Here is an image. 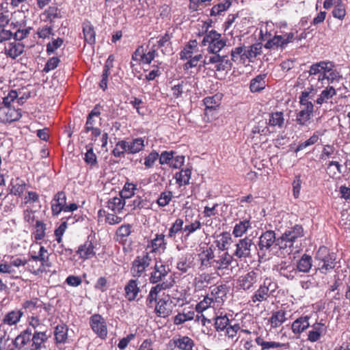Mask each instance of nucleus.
I'll return each instance as SVG.
<instances>
[{"mask_svg":"<svg viewBox=\"0 0 350 350\" xmlns=\"http://www.w3.org/2000/svg\"><path fill=\"white\" fill-rule=\"evenodd\" d=\"M202 44L208 46L204 64H215L216 70H219V33L214 30L208 32L203 38Z\"/></svg>","mask_w":350,"mask_h":350,"instance_id":"obj_1","label":"nucleus"},{"mask_svg":"<svg viewBox=\"0 0 350 350\" xmlns=\"http://www.w3.org/2000/svg\"><path fill=\"white\" fill-rule=\"evenodd\" d=\"M315 260L317 261V269L321 273L327 274L335 268L336 257L331 253L328 247L321 246L316 252Z\"/></svg>","mask_w":350,"mask_h":350,"instance_id":"obj_2","label":"nucleus"},{"mask_svg":"<svg viewBox=\"0 0 350 350\" xmlns=\"http://www.w3.org/2000/svg\"><path fill=\"white\" fill-rule=\"evenodd\" d=\"M277 288L278 284L271 278L267 277L259 285L258 288L254 292L250 302L254 304L266 301L270 297L274 296Z\"/></svg>","mask_w":350,"mask_h":350,"instance_id":"obj_3","label":"nucleus"},{"mask_svg":"<svg viewBox=\"0 0 350 350\" xmlns=\"http://www.w3.org/2000/svg\"><path fill=\"white\" fill-rule=\"evenodd\" d=\"M152 262V258L150 253L145 252L136 256L131 264V273L134 278H139L144 275L146 269L150 267Z\"/></svg>","mask_w":350,"mask_h":350,"instance_id":"obj_4","label":"nucleus"},{"mask_svg":"<svg viewBox=\"0 0 350 350\" xmlns=\"http://www.w3.org/2000/svg\"><path fill=\"white\" fill-rule=\"evenodd\" d=\"M261 280L259 271L252 270L239 277L238 285L244 291L253 292Z\"/></svg>","mask_w":350,"mask_h":350,"instance_id":"obj_5","label":"nucleus"},{"mask_svg":"<svg viewBox=\"0 0 350 350\" xmlns=\"http://www.w3.org/2000/svg\"><path fill=\"white\" fill-rule=\"evenodd\" d=\"M275 242V233L273 230H267L259 237L258 243V256H266L267 252H270L271 247Z\"/></svg>","mask_w":350,"mask_h":350,"instance_id":"obj_6","label":"nucleus"},{"mask_svg":"<svg viewBox=\"0 0 350 350\" xmlns=\"http://www.w3.org/2000/svg\"><path fill=\"white\" fill-rule=\"evenodd\" d=\"M170 269L167 267L161 262H156L152 271L150 273L149 281L151 284L156 285L163 282H171L166 280L169 275Z\"/></svg>","mask_w":350,"mask_h":350,"instance_id":"obj_7","label":"nucleus"},{"mask_svg":"<svg viewBox=\"0 0 350 350\" xmlns=\"http://www.w3.org/2000/svg\"><path fill=\"white\" fill-rule=\"evenodd\" d=\"M90 325L92 331L102 339L107 336V327L105 319L98 314H93L90 318Z\"/></svg>","mask_w":350,"mask_h":350,"instance_id":"obj_8","label":"nucleus"},{"mask_svg":"<svg viewBox=\"0 0 350 350\" xmlns=\"http://www.w3.org/2000/svg\"><path fill=\"white\" fill-rule=\"evenodd\" d=\"M277 271L280 276L286 278L288 280H296L299 277L295 263L293 261H282L278 265Z\"/></svg>","mask_w":350,"mask_h":350,"instance_id":"obj_9","label":"nucleus"},{"mask_svg":"<svg viewBox=\"0 0 350 350\" xmlns=\"http://www.w3.org/2000/svg\"><path fill=\"white\" fill-rule=\"evenodd\" d=\"M236 250L234 255L238 258H250L251 249L254 245V243L252 239L245 237L243 239H239L237 243H236Z\"/></svg>","mask_w":350,"mask_h":350,"instance_id":"obj_10","label":"nucleus"},{"mask_svg":"<svg viewBox=\"0 0 350 350\" xmlns=\"http://www.w3.org/2000/svg\"><path fill=\"white\" fill-rule=\"evenodd\" d=\"M22 116L21 110L16 109L10 106H3L0 107V122L11 123L18 120Z\"/></svg>","mask_w":350,"mask_h":350,"instance_id":"obj_11","label":"nucleus"},{"mask_svg":"<svg viewBox=\"0 0 350 350\" xmlns=\"http://www.w3.org/2000/svg\"><path fill=\"white\" fill-rule=\"evenodd\" d=\"M173 284L171 282H163L152 286L146 297V306L149 308H153L155 304L158 301L157 298L159 293L163 290L171 288Z\"/></svg>","mask_w":350,"mask_h":350,"instance_id":"obj_12","label":"nucleus"},{"mask_svg":"<svg viewBox=\"0 0 350 350\" xmlns=\"http://www.w3.org/2000/svg\"><path fill=\"white\" fill-rule=\"evenodd\" d=\"M194 259L193 254H181L177 258L176 267L181 273H188L195 267Z\"/></svg>","mask_w":350,"mask_h":350,"instance_id":"obj_13","label":"nucleus"},{"mask_svg":"<svg viewBox=\"0 0 350 350\" xmlns=\"http://www.w3.org/2000/svg\"><path fill=\"white\" fill-rule=\"evenodd\" d=\"M66 202V195L64 191H60L55 193L51 202V213L57 217L64 211Z\"/></svg>","mask_w":350,"mask_h":350,"instance_id":"obj_14","label":"nucleus"},{"mask_svg":"<svg viewBox=\"0 0 350 350\" xmlns=\"http://www.w3.org/2000/svg\"><path fill=\"white\" fill-rule=\"evenodd\" d=\"M324 64H326V61H321L319 62L314 63L310 66L309 70L308 71L309 77H312L310 81L315 79L314 76H318V81L322 83V86L321 88L324 86L323 81L327 80V77Z\"/></svg>","mask_w":350,"mask_h":350,"instance_id":"obj_15","label":"nucleus"},{"mask_svg":"<svg viewBox=\"0 0 350 350\" xmlns=\"http://www.w3.org/2000/svg\"><path fill=\"white\" fill-rule=\"evenodd\" d=\"M90 237H88V239L81 245H80L76 251V253L79 255V258L82 260H86L95 256V246Z\"/></svg>","mask_w":350,"mask_h":350,"instance_id":"obj_16","label":"nucleus"},{"mask_svg":"<svg viewBox=\"0 0 350 350\" xmlns=\"http://www.w3.org/2000/svg\"><path fill=\"white\" fill-rule=\"evenodd\" d=\"M32 331L30 328L21 332L14 340V345L18 350L29 349L31 344Z\"/></svg>","mask_w":350,"mask_h":350,"instance_id":"obj_17","label":"nucleus"},{"mask_svg":"<svg viewBox=\"0 0 350 350\" xmlns=\"http://www.w3.org/2000/svg\"><path fill=\"white\" fill-rule=\"evenodd\" d=\"M167 242L163 234H156L154 237L148 243L147 248L150 249V253L161 254L165 252Z\"/></svg>","mask_w":350,"mask_h":350,"instance_id":"obj_18","label":"nucleus"},{"mask_svg":"<svg viewBox=\"0 0 350 350\" xmlns=\"http://www.w3.org/2000/svg\"><path fill=\"white\" fill-rule=\"evenodd\" d=\"M304 236V228L301 225L295 224L291 229L286 230L282 235L281 239L289 243V247L293 245L298 238Z\"/></svg>","mask_w":350,"mask_h":350,"instance_id":"obj_19","label":"nucleus"},{"mask_svg":"<svg viewBox=\"0 0 350 350\" xmlns=\"http://www.w3.org/2000/svg\"><path fill=\"white\" fill-rule=\"evenodd\" d=\"M253 334L256 336L255 342L260 347L261 350H270L271 349H280L282 347L288 349L290 347L289 342L282 343L275 341H265L262 336H258V332H254Z\"/></svg>","mask_w":350,"mask_h":350,"instance_id":"obj_20","label":"nucleus"},{"mask_svg":"<svg viewBox=\"0 0 350 350\" xmlns=\"http://www.w3.org/2000/svg\"><path fill=\"white\" fill-rule=\"evenodd\" d=\"M154 312L159 317H168L172 312V301L170 297L160 299L154 306Z\"/></svg>","mask_w":350,"mask_h":350,"instance_id":"obj_21","label":"nucleus"},{"mask_svg":"<svg viewBox=\"0 0 350 350\" xmlns=\"http://www.w3.org/2000/svg\"><path fill=\"white\" fill-rule=\"evenodd\" d=\"M49 336L46 334V332H39L35 330L31 335V344L30 349L32 350H41L46 348L45 343L47 342Z\"/></svg>","mask_w":350,"mask_h":350,"instance_id":"obj_22","label":"nucleus"},{"mask_svg":"<svg viewBox=\"0 0 350 350\" xmlns=\"http://www.w3.org/2000/svg\"><path fill=\"white\" fill-rule=\"evenodd\" d=\"M22 307L31 315L38 314L42 311V309L46 310V305L38 298L23 301Z\"/></svg>","mask_w":350,"mask_h":350,"instance_id":"obj_23","label":"nucleus"},{"mask_svg":"<svg viewBox=\"0 0 350 350\" xmlns=\"http://www.w3.org/2000/svg\"><path fill=\"white\" fill-rule=\"evenodd\" d=\"M219 97L217 94L213 96H208L204 99V104L205 105V115L211 117L212 118H216L217 115V107H219Z\"/></svg>","mask_w":350,"mask_h":350,"instance_id":"obj_24","label":"nucleus"},{"mask_svg":"<svg viewBox=\"0 0 350 350\" xmlns=\"http://www.w3.org/2000/svg\"><path fill=\"white\" fill-rule=\"evenodd\" d=\"M139 292V281L137 279L129 280L124 286V297L129 301L135 300Z\"/></svg>","mask_w":350,"mask_h":350,"instance_id":"obj_25","label":"nucleus"},{"mask_svg":"<svg viewBox=\"0 0 350 350\" xmlns=\"http://www.w3.org/2000/svg\"><path fill=\"white\" fill-rule=\"evenodd\" d=\"M310 317L309 315H302L295 319L291 325L293 333L296 335H300L305 332L310 326Z\"/></svg>","mask_w":350,"mask_h":350,"instance_id":"obj_26","label":"nucleus"},{"mask_svg":"<svg viewBox=\"0 0 350 350\" xmlns=\"http://www.w3.org/2000/svg\"><path fill=\"white\" fill-rule=\"evenodd\" d=\"M312 329L308 332V340L311 342L318 341L325 334L327 327L322 322H316L311 325Z\"/></svg>","mask_w":350,"mask_h":350,"instance_id":"obj_27","label":"nucleus"},{"mask_svg":"<svg viewBox=\"0 0 350 350\" xmlns=\"http://www.w3.org/2000/svg\"><path fill=\"white\" fill-rule=\"evenodd\" d=\"M314 111V105L307 104L306 108H302L296 116V122L301 126H308Z\"/></svg>","mask_w":350,"mask_h":350,"instance_id":"obj_28","label":"nucleus"},{"mask_svg":"<svg viewBox=\"0 0 350 350\" xmlns=\"http://www.w3.org/2000/svg\"><path fill=\"white\" fill-rule=\"evenodd\" d=\"M298 273H308L312 267V258L309 254H304L295 264Z\"/></svg>","mask_w":350,"mask_h":350,"instance_id":"obj_29","label":"nucleus"},{"mask_svg":"<svg viewBox=\"0 0 350 350\" xmlns=\"http://www.w3.org/2000/svg\"><path fill=\"white\" fill-rule=\"evenodd\" d=\"M10 186L11 187L10 193L18 197L23 194L27 188L25 181L19 177L12 179Z\"/></svg>","mask_w":350,"mask_h":350,"instance_id":"obj_30","label":"nucleus"},{"mask_svg":"<svg viewBox=\"0 0 350 350\" xmlns=\"http://www.w3.org/2000/svg\"><path fill=\"white\" fill-rule=\"evenodd\" d=\"M252 228V222L249 219L239 220L234 226L232 234L234 237H241L247 232L249 229Z\"/></svg>","mask_w":350,"mask_h":350,"instance_id":"obj_31","label":"nucleus"},{"mask_svg":"<svg viewBox=\"0 0 350 350\" xmlns=\"http://www.w3.org/2000/svg\"><path fill=\"white\" fill-rule=\"evenodd\" d=\"M127 154H136L142 151L144 147V139L142 137H137L131 140H126Z\"/></svg>","mask_w":350,"mask_h":350,"instance_id":"obj_32","label":"nucleus"},{"mask_svg":"<svg viewBox=\"0 0 350 350\" xmlns=\"http://www.w3.org/2000/svg\"><path fill=\"white\" fill-rule=\"evenodd\" d=\"M325 64V69L327 72V81L329 84L333 83L334 81L339 82L342 78V75L338 71L334 69V64L330 61H326Z\"/></svg>","mask_w":350,"mask_h":350,"instance_id":"obj_33","label":"nucleus"},{"mask_svg":"<svg viewBox=\"0 0 350 350\" xmlns=\"http://www.w3.org/2000/svg\"><path fill=\"white\" fill-rule=\"evenodd\" d=\"M23 316V312L21 310H14L5 314L2 319V324L12 326L16 325Z\"/></svg>","mask_w":350,"mask_h":350,"instance_id":"obj_34","label":"nucleus"},{"mask_svg":"<svg viewBox=\"0 0 350 350\" xmlns=\"http://www.w3.org/2000/svg\"><path fill=\"white\" fill-rule=\"evenodd\" d=\"M25 46L19 42H10L5 47V53L7 56L16 59L24 51Z\"/></svg>","mask_w":350,"mask_h":350,"instance_id":"obj_35","label":"nucleus"},{"mask_svg":"<svg viewBox=\"0 0 350 350\" xmlns=\"http://www.w3.org/2000/svg\"><path fill=\"white\" fill-rule=\"evenodd\" d=\"M175 347L181 350H191L194 346L193 340L188 336H180L178 338H173L170 340Z\"/></svg>","mask_w":350,"mask_h":350,"instance_id":"obj_36","label":"nucleus"},{"mask_svg":"<svg viewBox=\"0 0 350 350\" xmlns=\"http://www.w3.org/2000/svg\"><path fill=\"white\" fill-rule=\"evenodd\" d=\"M267 74H260L252 79L250 82V89L252 92H259L266 87Z\"/></svg>","mask_w":350,"mask_h":350,"instance_id":"obj_37","label":"nucleus"},{"mask_svg":"<svg viewBox=\"0 0 350 350\" xmlns=\"http://www.w3.org/2000/svg\"><path fill=\"white\" fill-rule=\"evenodd\" d=\"M286 320L285 311L280 310L272 312L269 319L271 328H277L281 326Z\"/></svg>","mask_w":350,"mask_h":350,"instance_id":"obj_38","label":"nucleus"},{"mask_svg":"<svg viewBox=\"0 0 350 350\" xmlns=\"http://www.w3.org/2000/svg\"><path fill=\"white\" fill-rule=\"evenodd\" d=\"M199 260L201 262V267H211L213 262H217L214 258V254L211 248L204 250L198 255Z\"/></svg>","mask_w":350,"mask_h":350,"instance_id":"obj_39","label":"nucleus"},{"mask_svg":"<svg viewBox=\"0 0 350 350\" xmlns=\"http://www.w3.org/2000/svg\"><path fill=\"white\" fill-rule=\"evenodd\" d=\"M83 33L85 41L89 44H94L96 42V33L93 25L90 22H85L83 24Z\"/></svg>","mask_w":350,"mask_h":350,"instance_id":"obj_40","label":"nucleus"},{"mask_svg":"<svg viewBox=\"0 0 350 350\" xmlns=\"http://www.w3.org/2000/svg\"><path fill=\"white\" fill-rule=\"evenodd\" d=\"M198 51V42L196 40H190L180 53V59H188L194 53Z\"/></svg>","mask_w":350,"mask_h":350,"instance_id":"obj_41","label":"nucleus"},{"mask_svg":"<svg viewBox=\"0 0 350 350\" xmlns=\"http://www.w3.org/2000/svg\"><path fill=\"white\" fill-rule=\"evenodd\" d=\"M336 93V90L333 86L327 85L319 95L316 100L317 104L321 105L327 103V100L335 96Z\"/></svg>","mask_w":350,"mask_h":350,"instance_id":"obj_42","label":"nucleus"},{"mask_svg":"<svg viewBox=\"0 0 350 350\" xmlns=\"http://www.w3.org/2000/svg\"><path fill=\"white\" fill-rule=\"evenodd\" d=\"M184 221L180 218H177L171 225L167 234V238L174 239L176 235L180 232L184 233Z\"/></svg>","mask_w":350,"mask_h":350,"instance_id":"obj_43","label":"nucleus"},{"mask_svg":"<svg viewBox=\"0 0 350 350\" xmlns=\"http://www.w3.org/2000/svg\"><path fill=\"white\" fill-rule=\"evenodd\" d=\"M68 328L64 324L57 325L55 327L54 336L57 343H65L68 338Z\"/></svg>","mask_w":350,"mask_h":350,"instance_id":"obj_44","label":"nucleus"},{"mask_svg":"<svg viewBox=\"0 0 350 350\" xmlns=\"http://www.w3.org/2000/svg\"><path fill=\"white\" fill-rule=\"evenodd\" d=\"M42 16L44 17V21H49L51 23H53L55 19L60 18L62 15L61 12L57 7L49 6L42 13Z\"/></svg>","mask_w":350,"mask_h":350,"instance_id":"obj_45","label":"nucleus"},{"mask_svg":"<svg viewBox=\"0 0 350 350\" xmlns=\"http://www.w3.org/2000/svg\"><path fill=\"white\" fill-rule=\"evenodd\" d=\"M194 317V310H186V309H184L183 312L178 313L174 317V323L176 325H181L187 321L193 320Z\"/></svg>","mask_w":350,"mask_h":350,"instance_id":"obj_46","label":"nucleus"},{"mask_svg":"<svg viewBox=\"0 0 350 350\" xmlns=\"http://www.w3.org/2000/svg\"><path fill=\"white\" fill-rule=\"evenodd\" d=\"M125 205V201L123 198L113 197L107 202V207L115 213H120Z\"/></svg>","mask_w":350,"mask_h":350,"instance_id":"obj_47","label":"nucleus"},{"mask_svg":"<svg viewBox=\"0 0 350 350\" xmlns=\"http://www.w3.org/2000/svg\"><path fill=\"white\" fill-rule=\"evenodd\" d=\"M332 16L335 18L340 21L344 20L346 16V5L342 2V0H338L335 1V5L332 10Z\"/></svg>","mask_w":350,"mask_h":350,"instance_id":"obj_48","label":"nucleus"},{"mask_svg":"<svg viewBox=\"0 0 350 350\" xmlns=\"http://www.w3.org/2000/svg\"><path fill=\"white\" fill-rule=\"evenodd\" d=\"M191 170L189 168L181 170L180 172L176 173L175 178L176 183L179 186L187 185L189 184L191 178Z\"/></svg>","mask_w":350,"mask_h":350,"instance_id":"obj_49","label":"nucleus"},{"mask_svg":"<svg viewBox=\"0 0 350 350\" xmlns=\"http://www.w3.org/2000/svg\"><path fill=\"white\" fill-rule=\"evenodd\" d=\"M77 221V219H76L75 217H68L66 218V221H62L59 226L55 230L54 233L56 241L58 243H60L62 241V237L67 228V222L70 221L71 224H74Z\"/></svg>","mask_w":350,"mask_h":350,"instance_id":"obj_50","label":"nucleus"},{"mask_svg":"<svg viewBox=\"0 0 350 350\" xmlns=\"http://www.w3.org/2000/svg\"><path fill=\"white\" fill-rule=\"evenodd\" d=\"M130 206H133V210L149 209L150 208V201L144 197L137 196L131 202Z\"/></svg>","mask_w":350,"mask_h":350,"instance_id":"obj_51","label":"nucleus"},{"mask_svg":"<svg viewBox=\"0 0 350 350\" xmlns=\"http://www.w3.org/2000/svg\"><path fill=\"white\" fill-rule=\"evenodd\" d=\"M284 124V114L282 111L273 112L269 114L268 124L271 126L282 128Z\"/></svg>","mask_w":350,"mask_h":350,"instance_id":"obj_52","label":"nucleus"},{"mask_svg":"<svg viewBox=\"0 0 350 350\" xmlns=\"http://www.w3.org/2000/svg\"><path fill=\"white\" fill-rule=\"evenodd\" d=\"M323 133H320V131H315L313 135L306 141L299 144L297 147L296 148L295 152L301 151L305 148H306L308 146H312L318 142L319 139V137L321 135H323Z\"/></svg>","mask_w":350,"mask_h":350,"instance_id":"obj_53","label":"nucleus"},{"mask_svg":"<svg viewBox=\"0 0 350 350\" xmlns=\"http://www.w3.org/2000/svg\"><path fill=\"white\" fill-rule=\"evenodd\" d=\"M137 189V185L126 181L120 191V196L124 199H129L134 196L135 191Z\"/></svg>","mask_w":350,"mask_h":350,"instance_id":"obj_54","label":"nucleus"},{"mask_svg":"<svg viewBox=\"0 0 350 350\" xmlns=\"http://www.w3.org/2000/svg\"><path fill=\"white\" fill-rule=\"evenodd\" d=\"M262 44L260 42L255 43L251 45L247 51L243 55L245 57L251 61L252 59L256 58L262 52Z\"/></svg>","mask_w":350,"mask_h":350,"instance_id":"obj_55","label":"nucleus"},{"mask_svg":"<svg viewBox=\"0 0 350 350\" xmlns=\"http://www.w3.org/2000/svg\"><path fill=\"white\" fill-rule=\"evenodd\" d=\"M34 238L36 241L42 240L46 236V225L42 221L37 220L35 224Z\"/></svg>","mask_w":350,"mask_h":350,"instance_id":"obj_56","label":"nucleus"},{"mask_svg":"<svg viewBox=\"0 0 350 350\" xmlns=\"http://www.w3.org/2000/svg\"><path fill=\"white\" fill-rule=\"evenodd\" d=\"M131 225L129 224L120 226L116 230V240L119 242L125 241L131 233Z\"/></svg>","mask_w":350,"mask_h":350,"instance_id":"obj_57","label":"nucleus"},{"mask_svg":"<svg viewBox=\"0 0 350 350\" xmlns=\"http://www.w3.org/2000/svg\"><path fill=\"white\" fill-rule=\"evenodd\" d=\"M38 258L40 262V265L45 269L51 267V262L49 261V255L47 250L44 246H40L39 248Z\"/></svg>","mask_w":350,"mask_h":350,"instance_id":"obj_58","label":"nucleus"},{"mask_svg":"<svg viewBox=\"0 0 350 350\" xmlns=\"http://www.w3.org/2000/svg\"><path fill=\"white\" fill-rule=\"evenodd\" d=\"M87 152L85 154L84 161L88 165L91 166L95 165L97 163V157L93 151V145L90 144L86 146Z\"/></svg>","mask_w":350,"mask_h":350,"instance_id":"obj_59","label":"nucleus"},{"mask_svg":"<svg viewBox=\"0 0 350 350\" xmlns=\"http://www.w3.org/2000/svg\"><path fill=\"white\" fill-rule=\"evenodd\" d=\"M127 153L126 140H121L116 143L115 148L112 150V154L115 157H122L124 153Z\"/></svg>","mask_w":350,"mask_h":350,"instance_id":"obj_60","label":"nucleus"},{"mask_svg":"<svg viewBox=\"0 0 350 350\" xmlns=\"http://www.w3.org/2000/svg\"><path fill=\"white\" fill-rule=\"evenodd\" d=\"M202 224L200 220L196 219L194 221L187 224L184 226L185 237H189L192 233L201 228Z\"/></svg>","mask_w":350,"mask_h":350,"instance_id":"obj_61","label":"nucleus"},{"mask_svg":"<svg viewBox=\"0 0 350 350\" xmlns=\"http://www.w3.org/2000/svg\"><path fill=\"white\" fill-rule=\"evenodd\" d=\"M172 192L170 191H165L161 193L157 200V203L161 207H164L169 204L172 198Z\"/></svg>","mask_w":350,"mask_h":350,"instance_id":"obj_62","label":"nucleus"},{"mask_svg":"<svg viewBox=\"0 0 350 350\" xmlns=\"http://www.w3.org/2000/svg\"><path fill=\"white\" fill-rule=\"evenodd\" d=\"M36 34L40 38H49L51 35H53V25H44L39 27L37 29Z\"/></svg>","mask_w":350,"mask_h":350,"instance_id":"obj_63","label":"nucleus"},{"mask_svg":"<svg viewBox=\"0 0 350 350\" xmlns=\"http://www.w3.org/2000/svg\"><path fill=\"white\" fill-rule=\"evenodd\" d=\"M221 247L220 250H228V248L232 245L234 241L232 238V234L230 232H223L220 234Z\"/></svg>","mask_w":350,"mask_h":350,"instance_id":"obj_64","label":"nucleus"}]
</instances>
